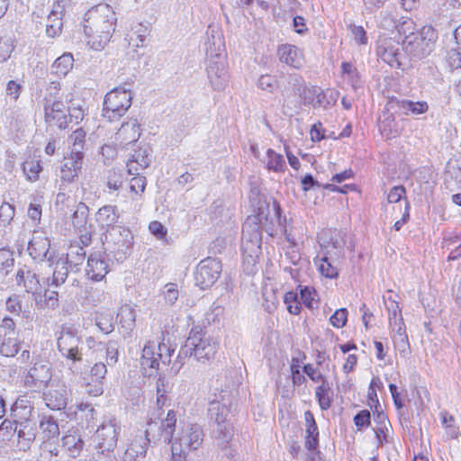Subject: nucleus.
<instances>
[{
    "label": "nucleus",
    "instance_id": "nucleus-1",
    "mask_svg": "<svg viewBox=\"0 0 461 461\" xmlns=\"http://www.w3.org/2000/svg\"><path fill=\"white\" fill-rule=\"evenodd\" d=\"M116 23V14L109 5L99 4L90 8L83 24L86 45L94 50H102L110 41Z\"/></svg>",
    "mask_w": 461,
    "mask_h": 461
},
{
    "label": "nucleus",
    "instance_id": "nucleus-2",
    "mask_svg": "<svg viewBox=\"0 0 461 461\" xmlns=\"http://www.w3.org/2000/svg\"><path fill=\"white\" fill-rule=\"evenodd\" d=\"M272 215H270L269 205L267 208L259 207L257 215L249 216L242 226L241 250H250L251 252H259L261 245L260 227L267 231H272L268 226L275 225V222L285 231V218L281 216V209L276 201L272 204Z\"/></svg>",
    "mask_w": 461,
    "mask_h": 461
},
{
    "label": "nucleus",
    "instance_id": "nucleus-3",
    "mask_svg": "<svg viewBox=\"0 0 461 461\" xmlns=\"http://www.w3.org/2000/svg\"><path fill=\"white\" fill-rule=\"evenodd\" d=\"M216 351L217 344L210 336H206L203 332L202 328L196 326L190 330L185 345L181 349L177 358H181L182 355L186 357L189 354L198 361H205L213 357ZM182 366L183 363L176 359L172 366L174 373L177 374Z\"/></svg>",
    "mask_w": 461,
    "mask_h": 461
},
{
    "label": "nucleus",
    "instance_id": "nucleus-4",
    "mask_svg": "<svg viewBox=\"0 0 461 461\" xmlns=\"http://www.w3.org/2000/svg\"><path fill=\"white\" fill-rule=\"evenodd\" d=\"M121 427L115 420L100 425L96 430V452L89 461H118L115 454Z\"/></svg>",
    "mask_w": 461,
    "mask_h": 461
},
{
    "label": "nucleus",
    "instance_id": "nucleus-5",
    "mask_svg": "<svg viewBox=\"0 0 461 461\" xmlns=\"http://www.w3.org/2000/svg\"><path fill=\"white\" fill-rule=\"evenodd\" d=\"M207 44H216L214 36H212V42L210 39H208ZM221 46L222 44L221 39L219 38L217 49L218 52H216L215 50H212V46H209L206 50L208 56L206 67L207 78L210 86L215 91L224 90L229 81V74L225 56L220 52Z\"/></svg>",
    "mask_w": 461,
    "mask_h": 461
},
{
    "label": "nucleus",
    "instance_id": "nucleus-6",
    "mask_svg": "<svg viewBox=\"0 0 461 461\" xmlns=\"http://www.w3.org/2000/svg\"><path fill=\"white\" fill-rule=\"evenodd\" d=\"M132 97L129 82L109 91L104 99L103 116L109 122L119 120L131 106Z\"/></svg>",
    "mask_w": 461,
    "mask_h": 461
},
{
    "label": "nucleus",
    "instance_id": "nucleus-7",
    "mask_svg": "<svg viewBox=\"0 0 461 461\" xmlns=\"http://www.w3.org/2000/svg\"><path fill=\"white\" fill-rule=\"evenodd\" d=\"M204 433L202 427L196 423L184 426L171 443L173 455H184L196 451L203 444Z\"/></svg>",
    "mask_w": 461,
    "mask_h": 461
},
{
    "label": "nucleus",
    "instance_id": "nucleus-8",
    "mask_svg": "<svg viewBox=\"0 0 461 461\" xmlns=\"http://www.w3.org/2000/svg\"><path fill=\"white\" fill-rule=\"evenodd\" d=\"M437 39V32L431 26H423L410 39L402 41V49L410 56L422 59L432 52Z\"/></svg>",
    "mask_w": 461,
    "mask_h": 461
},
{
    "label": "nucleus",
    "instance_id": "nucleus-9",
    "mask_svg": "<svg viewBox=\"0 0 461 461\" xmlns=\"http://www.w3.org/2000/svg\"><path fill=\"white\" fill-rule=\"evenodd\" d=\"M175 350V348L164 341L158 345L149 341L142 349L140 366L144 370L148 368L157 370L159 368L160 363L167 366L171 363V357Z\"/></svg>",
    "mask_w": 461,
    "mask_h": 461
},
{
    "label": "nucleus",
    "instance_id": "nucleus-10",
    "mask_svg": "<svg viewBox=\"0 0 461 461\" xmlns=\"http://www.w3.org/2000/svg\"><path fill=\"white\" fill-rule=\"evenodd\" d=\"M133 236L129 229L116 226L111 228L105 234L106 249L116 260H123L130 252Z\"/></svg>",
    "mask_w": 461,
    "mask_h": 461
},
{
    "label": "nucleus",
    "instance_id": "nucleus-11",
    "mask_svg": "<svg viewBox=\"0 0 461 461\" xmlns=\"http://www.w3.org/2000/svg\"><path fill=\"white\" fill-rule=\"evenodd\" d=\"M221 270V263L215 258L201 260L194 273L195 285L203 290L212 287L219 279Z\"/></svg>",
    "mask_w": 461,
    "mask_h": 461
},
{
    "label": "nucleus",
    "instance_id": "nucleus-12",
    "mask_svg": "<svg viewBox=\"0 0 461 461\" xmlns=\"http://www.w3.org/2000/svg\"><path fill=\"white\" fill-rule=\"evenodd\" d=\"M81 338L77 330L71 327H62L58 337V349L67 359L73 362L82 360V352L79 348Z\"/></svg>",
    "mask_w": 461,
    "mask_h": 461
},
{
    "label": "nucleus",
    "instance_id": "nucleus-13",
    "mask_svg": "<svg viewBox=\"0 0 461 461\" xmlns=\"http://www.w3.org/2000/svg\"><path fill=\"white\" fill-rule=\"evenodd\" d=\"M52 376L50 362L35 360L33 366L24 376V384L32 391L37 392L46 387Z\"/></svg>",
    "mask_w": 461,
    "mask_h": 461
},
{
    "label": "nucleus",
    "instance_id": "nucleus-14",
    "mask_svg": "<svg viewBox=\"0 0 461 461\" xmlns=\"http://www.w3.org/2000/svg\"><path fill=\"white\" fill-rule=\"evenodd\" d=\"M85 156L77 153H67L64 156L60 167V189L68 184L74 183L77 180L84 164Z\"/></svg>",
    "mask_w": 461,
    "mask_h": 461
},
{
    "label": "nucleus",
    "instance_id": "nucleus-15",
    "mask_svg": "<svg viewBox=\"0 0 461 461\" xmlns=\"http://www.w3.org/2000/svg\"><path fill=\"white\" fill-rule=\"evenodd\" d=\"M50 241L47 235L42 231H34L27 250L34 260L51 262L53 252L50 251Z\"/></svg>",
    "mask_w": 461,
    "mask_h": 461
},
{
    "label": "nucleus",
    "instance_id": "nucleus-16",
    "mask_svg": "<svg viewBox=\"0 0 461 461\" xmlns=\"http://www.w3.org/2000/svg\"><path fill=\"white\" fill-rule=\"evenodd\" d=\"M68 111L66 104L60 100H46L44 104L46 122L59 129H66L68 125Z\"/></svg>",
    "mask_w": 461,
    "mask_h": 461
},
{
    "label": "nucleus",
    "instance_id": "nucleus-17",
    "mask_svg": "<svg viewBox=\"0 0 461 461\" xmlns=\"http://www.w3.org/2000/svg\"><path fill=\"white\" fill-rule=\"evenodd\" d=\"M233 436L234 430L231 423H219L212 431L213 445L228 457L233 456L231 449Z\"/></svg>",
    "mask_w": 461,
    "mask_h": 461
},
{
    "label": "nucleus",
    "instance_id": "nucleus-18",
    "mask_svg": "<svg viewBox=\"0 0 461 461\" xmlns=\"http://www.w3.org/2000/svg\"><path fill=\"white\" fill-rule=\"evenodd\" d=\"M70 393L65 384H57L43 393L46 405L51 410H63L68 404Z\"/></svg>",
    "mask_w": 461,
    "mask_h": 461
},
{
    "label": "nucleus",
    "instance_id": "nucleus-19",
    "mask_svg": "<svg viewBox=\"0 0 461 461\" xmlns=\"http://www.w3.org/2000/svg\"><path fill=\"white\" fill-rule=\"evenodd\" d=\"M151 149L149 145H143L134 149L127 161L129 175H139L141 170L147 168L151 163Z\"/></svg>",
    "mask_w": 461,
    "mask_h": 461
},
{
    "label": "nucleus",
    "instance_id": "nucleus-20",
    "mask_svg": "<svg viewBox=\"0 0 461 461\" xmlns=\"http://www.w3.org/2000/svg\"><path fill=\"white\" fill-rule=\"evenodd\" d=\"M86 276L94 281L102 280L108 273V264L104 256L100 252L91 254L86 268Z\"/></svg>",
    "mask_w": 461,
    "mask_h": 461
},
{
    "label": "nucleus",
    "instance_id": "nucleus-21",
    "mask_svg": "<svg viewBox=\"0 0 461 461\" xmlns=\"http://www.w3.org/2000/svg\"><path fill=\"white\" fill-rule=\"evenodd\" d=\"M140 125L137 119L131 118L123 122L115 134V139L120 145L124 146L136 142L140 137Z\"/></svg>",
    "mask_w": 461,
    "mask_h": 461
},
{
    "label": "nucleus",
    "instance_id": "nucleus-22",
    "mask_svg": "<svg viewBox=\"0 0 461 461\" xmlns=\"http://www.w3.org/2000/svg\"><path fill=\"white\" fill-rule=\"evenodd\" d=\"M377 54L391 67H399L401 65L400 57L402 52L399 43L391 39L381 41L377 47Z\"/></svg>",
    "mask_w": 461,
    "mask_h": 461
},
{
    "label": "nucleus",
    "instance_id": "nucleus-23",
    "mask_svg": "<svg viewBox=\"0 0 461 461\" xmlns=\"http://www.w3.org/2000/svg\"><path fill=\"white\" fill-rule=\"evenodd\" d=\"M279 60L286 65L299 68L303 66V58L302 51L294 45L284 44L277 50Z\"/></svg>",
    "mask_w": 461,
    "mask_h": 461
},
{
    "label": "nucleus",
    "instance_id": "nucleus-24",
    "mask_svg": "<svg viewBox=\"0 0 461 461\" xmlns=\"http://www.w3.org/2000/svg\"><path fill=\"white\" fill-rule=\"evenodd\" d=\"M391 107H398L405 115H420L428 112L429 104L425 101L413 102L411 100L392 99Z\"/></svg>",
    "mask_w": 461,
    "mask_h": 461
},
{
    "label": "nucleus",
    "instance_id": "nucleus-25",
    "mask_svg": "<svg viewBox=\"0 0 461 461\" xmlns=\"http://www.w3.org/2000/svg\"><path fill=\"white\" fill-rule=\"evenodd\" d=\"M16 283L18 285H23L27 293H37L40 288V281L36 274L28 267H20L16 273Z\"/></svg>",
    "mask_w": 461,
    "mask_h": 461
},
{
    "label": "nucleus",
    "instance_id": "nucleus-26",
    "mask_svg": "<svg viewBox=\"0 0 461 461\" xmlns=\"http://www.w3.org/2000/svg\"><path fill=\"white\" fill-rule=\"evenodd\" d=\"M15 436L19 450L27 451L35 440L36 430L30 422H20Z\"/></svg>",
    "mask_w": 461,
    "mask_h": 461
},
{
    "label": "nucleus",
    "instance_id": "nucleus-27",
    "mask_svg": "<svg viewBox=\"0 0 461 461\" xmlns=\"http://www.w3.org/2000/svg\"><path fill=\"white\" fill-rule=\"evenodd\" d=\"M149 430L144 435H136L131 442L130 447L125 450V456L128 457L143 458L146 456L150 439L149 438Z\"/></svg>",
    "mask_w": 461,
    "mask_h": 461
},
{
    "label": "nucleus",
    "instance_id": "nucleus-28",
    "mask_svg": "<svg viewBox=\"0 0 461 461\" xmlns=\"http://www.w3.org/2000/svg\"><path fill=\"white\" fill-rule=\"evenodd\" d=\"M86 132L83 128L75 130L67 140L68 153L85 156Z\"/></svg>",
    "mask_w": 461,
    "mask_h": 461
},
{
    "label": "nucleus",
    "instance_id": "nucleus-29",
    "mask_svg": "<svg viewBox=\"0 0 461 461\" xmlns=\"http://www.w3.org/2000/svg\"><path fill=\"white\" fill-rule=\"evenodd\" d=\"M229 412L230 411L226 403L216 400L210 402L208 414L210 419L214 421L216 426L219 425V423H230L227 419Z\"/></svg>",
    "mask_w": 461,
    "mask_h": 461
},
{
    "label": "nucleus",
    "instance_id": "nucleus-30",
    "mask_svg": "<svg viewBox=\"0 0 461 461\" xmlns=\"http://www.w3.org/2000/svg\"><path fill=\"white\" fill-rule=\"evenodd\" d=\"M315 398L322 411L330 408L333 401V391L328 380H323V382L316 387Z\"/></svg>",
    "mask_w": 461,
    "mask_h": 461
},
{
    "label": "nucleus",
    "instance_id": "nucleus-31",
    "mask_svg": "<svg viewBox=\"0 0 461 461\" xmlns=\"http://www.w3.org/2000/svg\"><path fill=\"white\" fill-rule=\"evenodd\" d=\"M176 415L173 410L167 411L166 419L161 421L159 429H160V437L163 438L164 442L167 444L172 443L174 441V432L176 429Z\"/></svg>",
    "mask_w": 461,
    "mask_h": 461
},
{
    "label": "nucleus",
    "instance_id": "nucleus-32",
    "mask_svg": "<svg viewBox=\"0 0 461 461\" xmlns=\"http://www.w3.org/2000/svg\"><path fill=\"white\" fill-rule=\"evenodd\" d=\"M12 416L15 419L14 420L20 422H29V419L33 411V407L29 404V402L24 398H18L12 406Z\"/></svg>",
    "mask_w": 461,
    "mask_h": 461
},
{
    "label": "nucleus",
    "instance_id": "nucleus-33",
    "mask_svg": "<svg viewBox=\"0 0 461 461\" xmlns=\"http://www.w3.org/2000/svg\"><path fill=\"white\" fill-rule=\"evenodd\" d=\"M73 65V55L66 52L54 61L51 67V73L59 77H65L72 69Z\"/></svg>",
    "mask_w": 461,
    "mask_h": 461
},
{
    "label": "nucleus",
    "instance_id": "nucleus-34",
    "mask_svg": "<svg viewBox=\"0 0 461 461\" xmlns=\"http://www.w3.org/2000/svg\"><path fill=\"white\" fill-rule=\"evenodd\" d=\"M118 220V214L115 207L112 205H104L96 212V221L102 228L114 227V223Z\"/></svg>",
    "mask_w": 461,
    "mask_h": 461
},
{
    "label": "nucleus",
    "instance_id": "nucleus-35",
    "mask_svg": "<svg viewBox=\"0 0 461 461\" xmlns=\"http://www.w3.org/2000/svg\"><path fill=\"white\" fill-rule=\"evenodd\" d=\"M62 445L69 456L76 457L83 448L84 441L76 432L68 433L62 438Z\"/></svg>",
    "mask_w": 461,
    "mask_h": 461
},
{
    "label": "nucleus",
    "instance_id": "nucleus-36",
    "mask_svg": "<svg viewBox=\"0 0 461 461\" xmlns=\"http://www.w3.org/2000/svg\"><path fill=\"white\" fill-rule=\"evenodd\" d=\"M68 275V258H59L56 263L51 278V285L59 286L65 283Z\"/></svg>",
    "mask_w": 461,
    "mask_h": 461
},
{
    "label": "nucleus",
    "instance_id": "nucleus-37",
    "mask_svg": "<svg viewBox=\"0 0 461 461\" xmlns=\"http://www.w3.org/2000/svg\"><path fill=\"white\" fill-rule=\"evenodd\" d=\"M313 95L316 96V104L320 106H328L334 104L339 98V92L333 89H327L325 91L320 88H313Z\"/></svg>",
    "mask_w": 461,
    "mask_h": 461
},
{
    "label": "nucleus",
    "instance_id": "nucleus-38",
    "mask_svg": "<svg viewBox=\"0 0 461 461\" xmlns=\"http://www.w3.org/2000/svg\"><path fill=\"white\" fill-rule=\"evenodd\" d=\"M19 341L16 335L1 337L0 354L5 357H14L19 351Z\"/></svg>",
    "mask_w": 461,
    "mask_h": 461
},
{
    "label": "nucleus",
    "instance_id": "nucleus-39",
    "mask_svg": "<svg viewBox=\"0 0 461 461\" xmlns=\"http://www.w3.org/2000/svg\"><path fill=\"white\" fill-rule=\"evenodd\" d=\"M165 304L173 306L176 304L180 296V290L178 285L175 283L166 284L160 291Z\"/></svg>",
    "mask_w": 461,
    "mask_h": 461
},
{
    "label": "nucleus",
    "instance_id": "nucleus-40",
    "mask_svg": "<svg viewBox=\"0 0 461 461\" xmlns=\"http://www.w3.org/2000/svg\"><path fill=\"white\" fill-rule=\"evenodd\" d=\"M267 167L275 172H283L285 168V160L284 157L275 150L268 149L267 151Z\"/></svg>",
    "mask_w": 461,
    "mask_h": 461
},
{
    "label": "nucleus",
    "instance_id": "nucleus-41",
    "mask_svg": "<svg viewBox=\"0 0 461 461\" xmlns=\"http://www.w3.org/2000/svg\"><path fill=\"white\" fill-rule=\"evenodd\" d=\"M18 421L5 420L0 425V442H8L13 440L16 435Z\"/></svg>",
    "mask_w": 461,
    "mask_h": 461
},
{
    "label": "nucleus",
    "instance_id": "nucleus-42",
    "mask_svg": "<svg viewBox=\"0 0 461 461\" xmlns=\"http://www.w3.org/2000/svg\"><path fill=\"white\" fill-rule=\"evenodd\" d=\"M391 293H392V291H387V294L389 295L388 296L384 295V300L385 307L389 313L390 324H393V323L396 324L398 321V319L402 318L401 309L398 305V303L394 299L392 298Z\"/></svg>",
    "mask_w": 461,
    "mask_h": 461
},
{
    "label": "nucleus",
    "instance_id": "nucleus-43",
    "mask_svg": "<svg viewBox=\"0 0 461 461\" xmlns=\"http://www.w3.org/2000/svg\"><path fill=\"white\" fill-rule=\"evenodd\" d=\"M397 32L404 37L403 40H408L419 31L417 30L415 23L410 18H404L396 24Z\"/></svg>",
    "mask_w": 461,
    "mask_h": 461
},
{
    "label": "nucleus",
    "instance_id": "nucleus-44",
    "mask_svg": "<svg viewBox=\"0 0 461 461\" xmlns=\"http://www.w3.org/2000/svg\"><path fill=\"white\" fill-rule=\"evenodd\" d=\"M40 427L43 433L46 434L48 439L55 438L59 434V425L51 417H43L41 420Z\"/></svg>",
    "mask_w": 461,
    "mask_h": 461
},
{
    "label": "nucleus",
    "instance_id": "nucleus-45",
    "mask_svg": "<svg viewBox=\"0 0 461 461\" xmlns=\"http://www.w3.org/2000/svg\"><path fill=\"white\" fill-rule=\"evenodd\" d=\"M102 349L105 350V358L108 366H113L118 361V342L114 340H109L106 345L99 343Z\"/></svg>",
    "mask_w": 461,
    "mask_h": 461
},
{
    "label": "nucleus",
    "instance_id": "nucleus-46",
    "mask_svg": "<svg viewBox=\"0 0 461 461\" xmlns=\"http://www.w3.org/2000/svg\"><path fill=\"white\" fill-rule=\"evenodd\" d=\"M95 324L104 334L111 333L113 329V318L111 314L98 312L95 318Z\"/></svg>",
    "mask_w": 461,
    "mask_h": 461
},
{
    "label": "nucleus",
    "instance_id": "nucleus-47",
    "mask_svg": "<svg viewBox=\"0 0 461 461\" xmlns=\"http://www.w3.org/2000/svg\"><path fill=\"white\" fill-rule=\"evenodd\" d=\"M14 50V45L12 37L0 36V63L7 61Z\"/></svg>",
    "mask_w": 461,
    "mask_h": 461
},
{
    "label": "nucleus",
    "instance_id": "nucleus-48",
    "mask_svg": "<svg viewBox=\"0 0 461 461\" xmlns=\"http://www.w3.org/2000/svg\"><path fill=\"white\" fill-rule=\"evenodd\" d=\"M120 317V322L123 327L127 329H131L134 326L135 323V312L133 309L129 305H124L121 308L120 312L118 313Z\"/></svg>",
    "mask_w": 461,
    "mask_h": 461
},
{
    "label": "nucleus",
    "instance_id": "nucleus-49",
    "mask_svg": "<svg viewBox=\"0 0 461 461\" xmlns=\"http://www.w3.org/2000/svg\"><path fill=\"white\" fill-rule=\"evenodd\" d=\"M147 32L148 29L141 24H139L137 30L129 35V44L136 49L143 47Z\"/></svg>",
    "mask_w": 461,
    "mask_h": 461
},
{
    "label": "nucleus",
    "instance_id": "nucleus-50",
    "mask_svg": "<svg viewBox=\"0 0 461 461\" xmlns=\"http://www.w3.org/2000/svg\"><path fill=\"white\" fill-rule=\"evenodd\" d=\"M123 185V175L122 172L112 169L108 171L106 186L110 190L117 191Z\"/></svg>",
    "mask_w": 461,
    "mask_h": 461
},
{
    "label": "nucleus",
    "instance_id": "nucleus-51",
    "mask_svg": "<svg viewBox=\"0 0 461 461\" xmlns=\"http://www.w3.org/2000/svg\"><path fill=\"white\" fill-rule=\"evenodd\" d=\"M284 303L286 305L287 311L291 314L297 315L300 313L301 306L298 302L297 294L294 292H287L284 295Z\"/></svg>",
    "mask_w": 461,
    "mask_h": 461
},
{
    "label": "nucleus",
    "instance_id": "nucleus-52",
    "mask_svg": "<svg viewBox=\"0 0 461 461\" xmlns=\"http://www.w3.org/2000/svg\"><path fill=\"white\" fill-rule=\"evenodd\" d=\"M306 433V440H305V447L308 450L316 449L319 443V430L317 425L314 426H307L305 429Z\"/></svg>",
    "mask_w": 461,
    "mask_h": 461
},
{
    "label": "nucleus",
    "instance_id": "nucleus-53",
    "mask_svg": "<svg viewBox=\"0 0 461 461\" xmlns=\"http://www.w3.org/2000/svg\"><path fill=\"white\" fill-rule=\"evenodd\" d=\"M41 171V167L38 161L29 160L23 163V172L32 182L38 180Z\"/></svg>",
    "mask_w": 461,
    "mask_h": 461
},
{
    "label": "nucleus",
    "instance_id": "nucleus-54",
    "mask_svg": "<svg viewBox=\"0 0 461 461\" xmlns=\"http://www.w3.org/2000/svg\"><path fill=\"white\" fill-rule=\"evenodd\" d=\"M243 253V268L249 275L256 271L257 258L258 252H251L250 250H242Z\"/></svg>",
    "mask_w": 461,
    "mask_h": 461
},
{
    "label": "nucleus",
    "instance_id": "nucleus-55",
    "mask_svg": "<svg viewBox=\"0 0 461 461\" xmlns=\"http://www.w3.org/2000/svg\"><path fill=\"white\" fill-rule=\"evenodd\" d=\"M62 19L48 15L46 23V33L49 37L54 38L61 32Z\"/></svg>",
    "mask_w": 461,
    "mask_h": 461
},
{
    "label": "nucleus",
    "instance_id": "nucleus-56",
    "mask_svg": "<svg viewBox=\"0 0 461 461\" xmlns=\"http://www.w3.org/2000/svg\"><path fill=\"white\" fill-rule=\"evenodd\" d=\"M147 179L145 176L135 175L130 180V191L136 195H141L146 188Z\"/></svg>",
    "mask_w": 461,
    "mask_h": 461
},
{
    "label": "nucleus",
    "instance_id": "nucleus-57",
    "mask_svg": "<svg viewBox=\"0 0 461 461\" xmlns=\"http://www.w3.org/2000/svg\"><path fill=\"white\" fill-rule=\"evenodd\" d=\"M301 366L298 358H293L290 366L292 381L294 385H301L305 383L306 378L300 371Z\"/></svg>",
    "mask_w": 461,
    "mask_h": 461
},
{
    "label": "nucleus",
    "instance_id": "nucleus-58",
    "mask_svg": "<svg viewBox=\"0 0 461 461\" xmlns=\"http://www.w3.org/2000/svg\"><path fill=\"white\" fill-rule=\"evenodd\" d=\"M379 128L383 134L387 138L395 137L398 134V130L395 128V122L393 118L388 116V118L379 122Z\"/></svg>",
    "mask_w": 461,
    "mask_h": 461
},
{
    "label": "nucleus",
    "instance_id": "nucleus-59",
    "mask_svg": "<svg viewBox=\"0 0 461 461\" xmlns=\"http://www.w3.org/2000/svg\"><path fill=\"white\" fill-rule=\"evenodd\" d=\"M14 216V208L8 203H4L0 206V226H6L11 222Z\"/></svg>",
    "mask_w": 461,
    "mask_h": 461
},
{
    "label": "nucleus",
    "instance_id": "nucleus-60",
    "mask_svg": "<svg viewBox=\"0 0 461 461\" xmlns=\"http://www.w3.org/2000/svg\"><path fill=\"white\" fill-rule=\"evenodd\" d=\"M348 320V311L346 308L337 310L330 318V324L335 328H342L346 325Z\"/></svg>",
    "mask_w": 461,
    "mask_h": 461
},
{
    "label": "nucleus",
    "instance_id": "nucleus-61",
    "mask_svg": "<svg viewBox=\"0 0 461 461\" xmlns=\"http://www.w3.org/2000/svg\"><path fill=\"white\" fill-rule=\"evenodd\" d=\"M109 299L110 295L101 289H94L86 296V300L95 306L98 303L108 302Z\"/></svg>",
    "mask_w": 461,
    "mask_h": 461
},
{
    "label": "nucleus",
    "instance_id": "nucleus-62",
    "mask_svg": "<svg viewBox=\"0 0 461 461\" xmlns=\"http://www.w3.org/2000/svg\"><path fill=\"white\" fill-rule=\"evenodd\" d=\"M321 274L328 278H335L338 276V270L333 267L326 257L321 259L319 264Z\"/></svg>",
    "mask_w": 461,
    "mask_h": 461
},
{
    "label": "nucleus",
    "instance_id": "nucleus-63",
    "mask_svg": "<svg viewBox=\"0 0 461 461\" xmlns=\"http://www.w3.org/2000/svg\"><path fill=\"white\" fill-rule=\"evenodd\" d=\"M88 212V207L84 203H80L77 206V210L75 211L73 214V224L75 226H78L86 222V217Z\"/></svg>",
    "mask_w": 461,
    "mask_h": 461
},
{
    "label": "nucleus",
    "instance_id": "nucleus-64",
    "mask_svg": "<svg viewBox=\"0 0 461 461\" xmlns=\"http://www.w3.org/2000/svg\"><path fill=\"white\" fill-rule=\"evenodd\" d=\"M446 60L452 69L461 68V52L455 49L450 50L447 51Z\"/></svg>",
    "mask_w": 461,
    "mask_h": 461
}]
</instances>
